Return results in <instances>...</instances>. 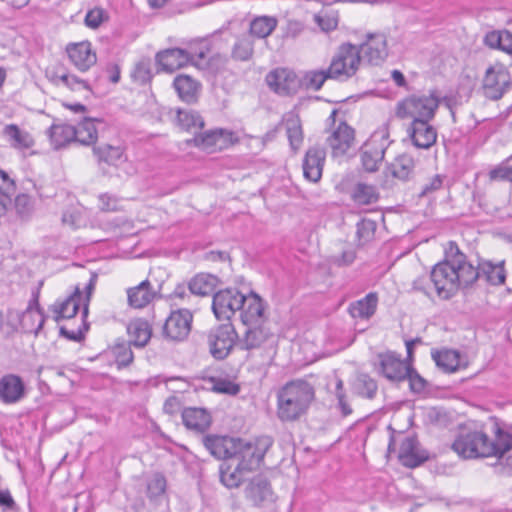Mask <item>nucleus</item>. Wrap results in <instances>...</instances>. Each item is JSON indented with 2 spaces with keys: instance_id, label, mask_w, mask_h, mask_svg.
I'll return each mask as SVG.
<instances>
[{
  "instance_id": "1",
  "label": "nucleus",
  "mask_w": 512,
  "mask_h": 512,
  "mask_svg": "<svg viewBox=\"0 0 512 512\" xmlns=\"http://www.w3.org/2000/svg\"><path fill=\"white\" fill-rule=\"evenodd\" d=\"M478 278L479 272L452 241L445 249V259L436 264L430 274L438 296L443 299L451 298L459 288L471 286Z\"/></svg>"
},
{
  "instance_id": "2",
  "label": "nucleus",
  "mask_w": 512,
  "mask_h": 512,
  "mask_svg": "<svg viewBox=\"0 0 512 512\" xmlns=\"http://www.w3.org/2000/svg\"><path fill=\"white\" fill-rule=\"evenodd\" d=\"M315 398L314 387L304 380L286 383L277 393V417L291 422L304 415Z\"/></svg>"
},
{
  "instance_id": "3",
  "label": "nucleus",
  "mask_w": 512,
  "mask_h": 512,
  "mask_svg": "<svg viewBox=\"0 0 512 512\" xmlns=\"http://www.w3.org/2000/svg\"><path fill=\"white\" fill-rule=\"evenodd\" d=\"M440 104V97L435 90L415 93L399 101L395 115L399 119L413 118L432 120Z\"/></svg>"
},
{
  "instance_id": "4",
  "label": "nucleus",
  "mask_w": 512,
  "mask_h": 512,
  "mask_svg": "<svg viewBox=\"0 0 512 512\" xmlns=\"http://www.w3.org/2000/svg\"><path fill=\"white\" fill-rule=\"evenodd\" d=\"M452 449L464 459L490 457L492 446L488 445V435L482 430L462 428L456 436Z\"/></svg>"
},
{
  "instance_id": "5",
  "label": "nucleus",
  "mask_w": 512,
  "mask_h": 512,
  "mask_svg": "<svg viewBox=\"0 0 512 512\" xmlns=\"http://www.w3.org/2000/svg\"><path fill=\"white\" fill-rule=\"evenodd\" d=\"M206 56L207 49H201L198 53H194L192 50L170 48L158 52L155 60L160 70L172 73L188 64L204 69L208 66Z\"/></svg>"
},
{
  "instance_id": "6",
  "label": "nucleus",
  "mask_w": 512,
  "mask_h": 512,
  "mask_svg": "<svg viewBox=\"0 0 512 512\" xmlns=\"http://www.w3.org/2000/svg\"><path fill=\"white\" fill-rule=\"evenodd\" d=\"M361 64L358 46L344 43L339 46L330 66V79L346 81L356 74Z\"/></svg>"
},
{
  "instance_id": "7",
  "label": "nucleus",
  "mask_w": 512,
  "mask_h": 512,
  "mask_svg": "<svg viewBox=\"0 0 512 512\" xmlns=\"http://www.w3.org/2000/svg\"><path fill=\"white\" fill-rule=\"evenodd\" d=\"M271 445L272 439L268 436L248 442L238 438L233 458L238 461L237 463L240 465V468H244L248 472L252 471L259 467Z\"/></svg>"
},
{
  "instance_id": "8",
  "label": "nucleus",
  "mask_w": 512,
  "mask_h": 512,
  "mask_svg": "<svg viewBox=\"0 0 512 512\" xmlns=\"http://www.w3.org/2000/svg\"><path fill=\"white\" fill-rule=\"evenodd\" d=\"M511 76L508 69L502 64L490 66L482 80V91L486 98L499 100L511 88Z\"/></svg>"
},
{
  "instance_id": "9",
  "label": "nucleus",
  "mask_w": 512,
  "mask_h": 512,
  "mask_svg": "<svg viewBox=\"0 0 512 512\" xmlns=\"http://www.w3.org/2000/svg\"><path fill=\"white\" fill-rule=\"evenodd\" d=\"M237 339L238 334L231 322L211 329L208 334L211 355L217 360L225 359L232 351Z\"/></svg>"
},
{
  "instance_id": "10",
  "label": "nucleus",
  "mask_w": 512,
  "mask_h": 512,
  "mask_svg": "<svg viewBox=\"0 0 512 512\" xmlns=\"http://www.w3.org/2000/svg\"><path fill=\"white\" fill-rule=\"evenodd\" d=\"M244 294L236 288L219 290L213 296L212 310L218 320H227L239 311L243 305Z\"/></svg>"
},
{
  "instance_id": "11",
  "label": "nucleus",
  "mask_w": 512,
  "mask_h": 512,
  "mask_svg": "<svg viewBox=\"0 0 512 512\" xmlns=\"http://www.w3.org/2000/svg\"><path fill=\"white\" fill-rule=\"evenodd\" d=\"M244 496L255 507L267 506L276 499L270 481L261 474L252 477L248 481L244 488Z\"/></svg>"
},
{
  "instance_id": "12",
  "label": "nucleus",
  "mask_w": 512,
  "mask_h": 512,
  "mask_svg": "<svg viewBox=\"0 0 512 512\" xmlns=\"http://www.w3.org/2000/svg\"><path fill=\"white\" fill-rule=\"evenodd\" d=\"M388 147L385 132H377L362 146L361 161L364 169L368 172H374L384 158Z\"/></svg>"
},
{
  "instance_id": "13",
  "label": "nucleus",
  "mask_w": 512,
  "mask_h": 512,
  "mask_svg": "<svg viewBox=\"0 0 512 512\" xmlns=\"http://www.w3.org/2000/svg\"><path fill=\"white\" fill-rule=\"evenodd\" d=\"M193 315L187 309L173 311L163 325V335L172 341H182L191 330Z\"/></svg>"
},
{
  "instance_id": "14",
  "label": "nucleus",
  "mask_w": 512,
  "mask_h": 512,
  "mask_svg": "<svg viewBox=\"0 0 512 512\" xmlns=\"http://www.w3.org/2000/svg\"><path fill=\"white\" fill-rule=\"evenodd\" d=\"M266 83L275 93L289 96L297 93L300 88V80L297 75L286 68H277L266 76Z\"/></svg>"
},
{
  "instance_id": "15",
  "label": "nucleus",
  "mask_w": 512,
  "mask_h": 512,
  "mask_svg": "<svg viewBox=\"0 0 512 512\" xmlns=\"http://www.w3.org/2000/svg\"><path fill=\"white\" fill-rule=\"evenodd\" d=\"M38 297V292L33 294V298L30 300L28 307L22 314L12 311L9 312L10 316L15 315L21 329L25 333H34L37 335L45 323L46 318L40 309Z\"/></svg>"
},
{
  "instance_id": "16",
  "label": "nucleus",
  "mask_w": 512,
  "mask_h": 512,
  "mask_svg": "<svg viewBox=\"0 0 512 512\" xmlns=\"http://www.w3.org/2000/svg\"><path fill=\"white\" fill-rule=\"evenodd\" d=\"M361 59H365L369 64L378 66L385 61L388 56L387 40L384 34H369L366 42L358 47Z\"/></svg>"
},
{
  "instance_id": "17",
  "label": "nucleus",
  "mask_w": 512,
  "mask_h": 512,
  "mask_svg": "<svg viewBox=\"0 0 512 512\" xmlns=\"http://www.w3.org/2000/svg\"><path fill=\"white\" fill-rule=\"evenodd\" d=\"M409 364L393 352L378 355V372L393 382L406 380Z\"/></svg>"
},
{
  "instance_id": "18",
  "label": "nucleus",
  "mask_w": 512,
  "mask_h": 512,
  "mask_svg": "<svg viewBox=\"0 0 512 512\" xmlns=\"http://www.w3.org/2000/svg\"><path fill=\"white\" fill-rule=\"evenodd\" d=\"M354 129L345 122H340L332 129L326 139V144L331 149L332 157H341L347 153L354 143Z\"/></svg>"
},
{
  "instance_id": "19",
  "label": "nucleus",
  "mask_w": 512,
  "mask_h": 512,
  "mask_svg": "<svg viewBox=\"0 0 512 512\" xmlns=\"http://www.w3.org/2000/svg\"><path fill=\"white\" fill-rule=\"evenodd\" d=\"M240 318L245 326L267 322L265 304L254 292L244 295L243 305L239 308Z\"/></svg>"
},
{
  "instance_id": "20",
  "label": "nucleus",
  "mask_w": 512,
  "mask_h": 512,
  "mask_svg": "<svg viewBox=\"0 0 512 512\" xmlns=\"http://www.w3.org/2000/svg\"><path fill=\"white\" fill-rule=\"evenodd\" d=\"M326 159L325 149L320 146L310 147L303 159L302 168L304 177L310 182L317 183L323 172Z\"/></svg>"
},
{
  "instance_id": "21",
  "label": "nucleus",
  "mask_w": 512,
  "mask_h": 512,
  "mask_svg": "<svg viewBox=\"0 0 512 512\" xmlns=\"http://www.w3.org/2000/svg\"><path fill=\"white\" fill-rule=\"evenodd\" d=\"M228 141L229 133L222 129H215L200 133L197 132L191 140L187 141V143L193 144L208 153H213L225 148Z\"/></svg>"
},
{
  "instance_id": "22",
  "label": "nucleus",
  "mask_w": 512,
  "mask_h": 512,
  "mask_svg": "<svg viewBox=\"0 0 512 512\" xmlns=\"http://www.w3.org/2000/svg\"><path fill=\"white\" fill-rule=\"evenodd\" d=\"M66 52L71 63L81 72L89 70L97 62L96 53L92 51L88 41L70 43Z\"/></svg>"
},
{
  "instance_id": "23",
  "label": "nucleus",
  "mask_w": 512,
  "mask_h": 512,
  "mask_svg": "<svg viewBox=\"0 0 512 512\" xmlns=\"http://www.w3.org/2000/svg\"><path fill=\"white\" fill-rule=\"evenodd\" d=\"M430 121L431 120L413 119L410 124L408 130L409 135L417 148L429 149L436 143L437 131L429 124Z\"/></svg>"
},
{
  "instance_id": "24",
  "label": "nucleus",
  "mask_w": 512,
  "mask_h": 512,
  "mask_svg": "<svg viewBox=\"0 0 512 512\" xmlns=\"http://www.w3.org/2000/svg\"><path fill=\"white\" fill-rule=\"evenodd\" d=\"M237 440L238 438L228 436L206 435L203 437L202 442L204 447L215 458L232 459L237 448Z\"/></svg>"
},
{
  "instance_id": "25",
  "label": "nucleus",
  "mask_w": 512,
  "mask_h": 512,
  "mask_svg": "<svg viewBox=\"0 0 512 512\" xmlns=\"http://www.w3.org/2000/svg\"><path fill=\"white\" fill-rule=\"evenodd\" d=\"M398 457L404 466L415 468L428 459V453L420 448L415 437L407 436L401 442Z\"/></svg>"
},
{
  "instance_id": "26",
  "label": "nucleus",
  "mask_w": 512,
  "mask_h": 512,
  "mask_svg": "<svg viewBox=\"0 0 512 512\" xmlns=\"http://www.w3.org/2000/svg\"><path fill=\"white\" fill-rule=\"evenodd\" d=\"M24 383L14 374H7L0 378V400L5 404H13L23 398Z\"/></svg>"
},
{
  "instance_id": "27",
  "label": "nucleus",
  "mask_w": 512,
  "mask_h": 512,
  "mask_svg": "<svg viewBox=\"0 0 512 512\" xmlns=\"http://www.w3.org/2000/svg\"><path fill=\"white\" fill-rule=\"evenodd\" d=\"M247 327L243 338L239 341L242 350L258 349L272 336L266 322Z\"/></svg>"
},
{
  "instance_id": "28",
  "label": "nucleus",
  "mask_w": 512,
  "mask_h": 512,
  "mask_svg": "<svg viewBox=\"0 0 512 512\" xmlns=\"http://www.w3.org/2000/svg\"><path fill=\"white\" fill-rule=\"evenodd\" d=\"M93 153L97 158L100 166L106 164L108 166L118 167L126 161V155L122 146H113L110 144H102L93 147Z\"/></svg>"
},
{
  "instance_id": "29",
  "label": "nucleus",
  "mask_w": 512,
  "mask_h": 512,
  "mask_svg": "<svg viewBox=\"0 0 512 512\" xmlns=\"http://www.w3.org/2000/svg\"><path fill=\"white\" fill-rule=\"evenodd\" d=\"M377 306L378 295L370 292L364 298L350 303L348 312L355 319L368 320L376 313Z\"/></svg>"
},
{
  "instance_id": "30",
  "label": "nucleus",
  "mask_w": 512,
  "mask_h": 512,
  "mask_svg": "<svg viewBox=\"0 0 512 512\" xmlns=\"http://www.w3.org/2000/svg\"><path fill=\"white\" fill-rule=\"evenodd\" d=\"M2 135L14 149H29L34 145V139L30 133L21 129L16 124L5 125Z\"/></svg>"
},
{
  "instance_id": "31",
  "label": "nucleus",
  "mask_w": 512,
  "mask_h": 512,
  "mask_svg": "<svg viewBox=\"0 0 512 512\" xmlns=\"http://www.w3.org/2000/svg\"><path fill=\"white\" fill-rule=\"evenodd\" d=\"M173 86L179 97L187 103H193L197 100L201 88L198 81L186 74L175 77Z\"/></svg>"
},
{
  "instance_id": "32",
  "label": "nucleus",
  "mask_w": 512,
  "mask_h": 512,
  "mask_svg": "<svg viewBox=\"0 0 512 512\" xmlns=\"http://www.w3.org/2000/svg\"><path fill=\"white\" fill-rule=\"evenodd\" d=\"M47 135L54 149H60L76 141L77 132L75 127L65 123L53 124L48 130Z\"/></svg>"
},
{
  "instance_id": "33",
  "label": "nucleus",
  "mask_w": 512,
  "mask_h": 512,
  "mask_svg": "<svg viewBox=\"0 0 512 512\" xmlns=\"http://www.w3.org/2000/svg\"><path fill=\"white\" fill-rule=\"evenodd\" d=\"M128 304L135 309L147 306L155 297V292L148 280L142 281L139 285L127 290Z\"/></svg>"
},
{
  "instance_id": "34",
  "label": "nucleus",
  "mask_w": 512,
  "mask_h": 512,
  "mask_svg": "<svg viewBox=\"0 0 512 512\" xmlns=\"http://www.w3.org/2000/svg\"><path fill=\"white\" fill-rule=\"evenodd\" d=\"M289 144L294 153H297L303 143V130L298 114L288 112L283 117Z\"/></svg>"
},
{
  "instance_id": "35",
  "label": "nucleus",
  "mask_w": 512,
  "mask_h": 512,
  "mask_svg": "<svg viewBox=\"0 0 512 512\" xmlns=\"http://www.w3.org/2000/svg\"><path fill=\"white\" fill-rule=\"evenodd\" d=\"M127 333L130 338L129 343L142 348L148 344L152 336V329L146 320L139 318L129 322Z\"/></svg>"
},
{
  "instance_id": "36",
  "label": "nucleus",
  "mask_w": 512,
  "mask_h": 512,
  "mask_svg": "<svg viewBox=\"0 0 512 512\" xmlns=\"http://www.w3.org/2000/svg\"><path fill=\"white\" fill-rule=\"evenodd\" d=\"M182 420L188 429L203 432L211 424L210 414L203 408L190 407L182 412Z\"/></svg>"
},
{
  "instance_id": "37",
  "label": "nucleus",
  "mask_w": 512,
  "mask_h": 512,
  "mask_svg": "<svg viewBox=\"0 0 512 512\" xmlns=\"http://www.w3.org/2000/svg\"><path fill=\"white\" fill-rule=\"evenodd\" d=\"M512 428H503L498 425L495 427L494 439L488 437V445L492 446L491 456H496L499 459L512 449Z\"/></svg>"
},
{
  "instance_id": "38",
  "label": "nucleus",
  "mask_w": 512,
  "mask_h": 512,
  "mask_svg": "<svg viewBox=\"0 0 512 512\" xmlns=\"http://www.w3.org/2000/svg\"><path fill=\"white\" fill-rule=\"evenodd\" d=\"M82 295L77 288L75 293L70 295L61 303H56L52 306V311L55 314V321L59 322L62 319H69L74 317L81 304Z\"/></svg>"
},
{
  "instance_id": "39",
  "label": "nucleus",
  "mask_w": 512,
  "mask_h": 512,
  "mask_svg": "<svg viewBox=\"0 0 512 512\" xmlns=\"http://www.w3.org/2000/svg\"><path fill=\"white\" fill-rule=\"evenodd\" d=\"M219 284L218 277L212 274L200 273L189 282V290L198 296H208L214 292Z\"/></svg>"
},
{
  "instance_id": "40",
  "label": "nucleus",
  "mask_w": 512,
  "mask_h": 512,
  "mask_svg": "<svg viewBox=\"0 0 512 512\" xmlns=\"http://www.w3.org/2000/svg\"><path fill=\"white\" fill-rule=\"evenodd\" d=\"M415 162L412 156L402 154L388 167L391 175L401 181L409 180L414 172Z\"/></svg>"
},
{
  "instance_id": "41",
  "label": "nucleus",
  "mask_w": 512,
  "mask_h": 512,
  "mask_svg": "<svg viewBox=\"0 0 512 512\" xmlns=\"http://www.w3.org/2000/svg\"><path fill=\"white\" fill-rule=\"evenodd\" d=\"M479 272V276L485 277L486 281L492 285H502L506 279V271L504 269V262L493 264L490 261H485L475 268Z\"/></svg>"
},
{
  "instance_id": "42",
  "label": "nucleus",
  "mask_w": 512,
  "mask_h": 512,
  "mask_svg": "<svg viewBox=\"0 0 512 512\" xmlns=\"http://www.w3.org/2000/svg\"><path fill=\"white\" fill-rule=\"evenodd\" d=\"M277 19L272 16H258L250 22L249 34L252 38H267L275 30Z\"/></svg>"
},
{
  "instance_id": "43",
  "label": "nucleus",
  "mask_w": 512,
  "mask_h": 512,
  "mask_svg": "<svg viewBox=\"0 0 512 512\" xmlns=\"http://www.w3.org/2000/svg\"><path fill=\"white\" fill-rule=\"evenodd\" d=\"M254 53V40L248 35L244 34L237 38L231 49V58L235 61H249Z\"/></svg>"
},
{
  "instance_id": "44",
  "label": "nucleus",
  "mask_w": 512,
  "mask_h": 512,
  "mask_svg": "<svg viewBox=\"0 0 512 512\" xmlns=\"http://www.w3.org/2000/svg\"><path fill=\"white\" fill-rule=\"evenodd\" d=\"M177 123L182 129L193 132L195 135L198 130L204 127V120L201 115L189 109L178 110Z\"/></svg>"
},
{
  "instance_id": "45",
  "label": "nucleus",
  "mask_w": 512,
  "mask_h": 512,
  "mask_svg": "<svg viewBox=\"0 0 512 512\" xmlns=\"http://www.w3.org/2000/svg\"><path fill=\"white\" fill-rule=\"evenodd\" d=\"M247 472L244 468H240L237 463L235 467H232L228 463H222L220 465V481L227 488H236L243 481L244 473Z\"/></svg>"
},
{
  "instance_id": "46",
  "label": "nucleus",
  "mask_w": 512,
  "mask_h": 512,
  "mask_svg": "<svg viewBox=\"0 0 512 512\" xmlns=\"http://www.w3.org/2000/svg\"><path fill=\"white\" fill-rule=\"evenodd\" d=\"M432 357L436 365L448 373L455 372L460 365V355L455 350L437 351L432 353Z\"/></svg>"
},
{
  "instance_id": "47",
  "label": "nucleus",
  "mask_w": 512,
  "mask_h": 512,
  "mask_svg": "<svg viewBox=\"0 0 512 512\" xmlns=\"http://www.w3.org/2000/svg\"><path fill=\"white\" fill-rule=\"evenodd\" d=\"M75 132H77L76 141L83 145L94 144L98 138L95 120L90 118H86L79 123L75 127Z\"/></svg>"
},
{
  "instance_id": "48",
  "label": "nucleus",
  "mask_w": 512,
  "mask_h": 512,
  "mask_svg": "<svg viewBox=\"0 0 512 512\" xmlns=\"http://www.w3.org/2000/svg\"><path fill=\"white\" fill-rule=\"evenodd\" d=\"M314 21L321 31L328 33L335 30L338 26V12L331 8H323L314 15Z\"/></svg>"
},
{
  "instance_id": "49",
  "label": "nucleus",
  "mask_w": 512,
  "mask_h": 512,
  "mask_svg": "<svg viewBox=\"0 0 512 512\" xmlns=\"http://www.w3.org/2000/svg\"><path fill=\"white\" fill-rule=\"evenodd\" d=\"M166 478L161 473H153L146 482L147 497L156 502L166 491Z\"/></svg>"
},
{
  "instance_id": "50",
  "label": "nucleus",
  "mask_w": 512,
  "mask_h": 512,
  "mask_svg": "<svg viewBox=\"0 0 512 512\" xmlns=\"http://www.w3.org/2000/svg\"><path fill=\"white\" fill-rule=\"evenodd\" d=\"M352 197L358 204L369 205L375 203L378 200L379 195L374 186L358 183L354 188Z\"/></svg>"
},
{
  "instance_id": "51",
  "label": "nucleus",
  "mask_w": 512,
  "mask_h": 512,
  "mask_svg": "<svg viewBox=\"0 0 512 512\" xmlns=\"http://www.w3.org/2000/svg\"><path fill=\"white\" fill-rule=\"evenodd\" d=\"M355 393L367 399H373L377 393L378 386L374 379L367 374H360L354 384Z\"/></svg>"
},
{
  "instance_id": "52",
  "label": "nucleus",
  "mask_w": 512,
  "mask_h": 512,
  "mask_svg": "<svg viewBox=\"0 0 512 512\" xmlns=\"http://www.w3.org/2000/svg\"><path fill=\"white\" fill-rule=\"evenodd\" d=\"M376 227V222L370 219H362L357 223L356 235L359 245H365L374 238Z\"/></svg>"
},
{
  "instance_id": "53",
  "label": "nucleus",
  "mask_w": 512,
  "mask_h": 512,
  "mask_svg": "<svg viewBox=\"0 0 512 512\" xmlns=\"http://www.w3.org/2000/svg\"><path fill=\"white\" fill-rule=\"evenodd\" d=\"M130 345V343L121 342L113 346L112 353L119 367H125L132 363L134 356Z\"/></svg>"
},
{
  "instance_id": "54",
  "label": "nucleus",
  "mask_w": 512,
  "mask_h": 512,
  "mask_svg": "<svg viewBox=\"0 0 512 512\" xmlns=\"http://www.w3.org/2000/svg\"><path fill=\"white\" fill-rule=\"evenodd\" d=\"M327 79H330L329 69L310 71L304 77L306 87L315 91L319 90Z\"/></svg>"
},
{
  "instance_id": "55",
  "label": "nucleus",
  "mask_w": 512,
  "mask_h": 512,
  "mask_svg": "<svg viewBox=\"0 0 512 512\" xmlns=\"http://www.w3.org/2000/svg\"><path fill=\"white\" fill-rule=\"evenodd\" d=\"M510 161H512V155L508 157L503 163L491 169L489 172L490 180H502L512 182V165H508Z\"/></svg>"
},
{
  "instance_id": "56",
  "label": "nucleus",
  "mask_w": 512,
  "mask_h": 512,
  "mask_svg": "<svg viewBox=\"0 0 512 512\" xmlns=\"http://www.w3.org/2000/svg\"><path fill=\"white\" fill-rule=\"evenodd\" d=\"M335 396L338 402L337 407L340 410L341 415L343 417L351 415L353 410L348 403L347 396L343 389V381L341 379H337L336 381Z\"/></svg>"
},
{
  "instance_id": "57",
  "label": "nucleus",
  "mask_w": 512,
  "mask_h": 512,
  "mask_svg": "<svg viewBox=\"0 0 512 512\" xmlns=\"http://www.w3.org/2000/svg\"><path fill=\"white\" fill-rule=\"evenodd\" d=\"M99 208L104 212H115L121 210V200L114 195L104 193L98 198Z\"/></svg>"
},
{
  "instance_id": "58",
  "label": "nucleus",
  "mask_w": 512,
  "mask_h": 512,
  "mask_svg": "<svg viewBox=\"0 0 512 512\" xmlns=\"http://www.w3.org/2000/svg\"><path fill=\"white\" fill-rule=\"evenodd\" d=\"M60 81L71 90L80 91V90H90V86L88 81L85 79H81L73 74H63L59 77Z\"/></svg>"
},
{
  "instance_id": "59",
  "label": "nucleus",
  "mask_w": 512,
  "mask_h": 512,
  "mask_svg": "<svg viewBox=\"0 0 512 512\" xmlns=\"http://www.w3.org/2000/svg\"><path fill=\"white\" fill-rule=\"evenodd\" d=\"M132 76L135 81L140 82L141 84L147 83L150 81L152 77L150 63L148 60L139 61L132 73Z\"/></svg>"
},
{
  "instance_id": "60",
  "label": "nucleus",
  "mask_w": 512,
  "mask_h": 512,
  "mask_svg": "<svg viewBox=\"0 0 512 512\" xmlns=\"http://www.w3.org/2000/svg\"><path fill=\"white\" fill-rule=\"evenodd\" d=\"M213 390L218 393L236 395L240 391L238 384L228 379H213Z\"/></svg>"
},
{
  "instance_id": "61",
  "label": "nucleus",
  "mask_w": 512,
  "mask_h": 512,
  "mask_svg": "<svg viewBox=\"0 0 512 512\" xmlns=\"http://www.w3.org/2000/svg\"><path fill=\"white\" fill-rule=\"evenodd\" d=\"M406 379L409 381L410 389L414 393H421L426 388V380L421 377L410 365Z\"/></svg>"
},
{
  "instance_id": "62",
  "label": "nucleus",
  "mask_w": 512,
  "mask_h": 512,
  "mask_svg": "<svg viewBox=\"0 0 512 512\" xmlns=\"http://www.w3.org/2000/svg\"><path fill=\"white\" fill-rule=\"evenodd\" d=\"M14 207L19 216H27L32 210L31 198L27 194L18 195L15 198Z\"/></svg>"
},
{
  "instance_id": "63",
  "label": "nucleus",
  "mask_w": 512,
  "mask_h": 512,
  "mask_svg": "<svg viewBox=\"0 0 512 512\" xmlns=\"http://www.w3.org/2000/svg\"><path fill=\"white\" fill-rule=\"evenodd\" d=\"M444 177L441 175H435L429 181L423 185L422 190L419 194L420 197L429 196L434 192L441 189L443 185Z\"/></svg>"
},
{
  "instance_id": "64",
  "label": "nucleus",
  "mask_w": 512,
  "mask_h": 512,
  "mask_svg": "<svg viewBox=\"0 0 512 512\" xmlns=\"http://www.w3.org/2000/svg\"><path fill=\"white\" fill-rule=\"evenodd\" d=\"M104 11L102 9L90 10L85 17V24L90 28H98L103 21Z\"/></svg>"
}]
</instances>
